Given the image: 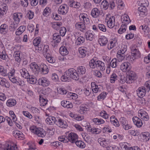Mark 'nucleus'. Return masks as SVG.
Masks as SVG:
<instances>
[{
  "instance_id": "obj_1",
  "label": "nucleus",
  "mask_w": 150,
  "mask_h": 150,
  "mask_svg": "<svg viewBox=\"0 0 150 150\" xmlns=\"http://www.w3.org/2000/svg\"><path fill=\"white\" fill-rule=\"evenodd\" d=\"M71 78L75 80H78L79 79L77 72L73 68H70L65 71L61 77V79L63 82L69 81Z\"/></svg>"
},
{
  "instance_id": "obj_2",
  "label": "nucleus",
  "mask_w": 150,
  "mask_h": 150,
  "mask_svg": "<svg viewBox=\"0 0 150 150\" xmlns=\"http://www.w3.org/2000/svg\"><path fill=\"white\" fill-rule=\"evenodd\" d=\"M131 68V64L128 62L122 63L120 66V69L124 72H129Z\"/></svg>"
},
{
  "instance_id": "obj_3",
  "label": "nucleus",
  "mask_w": 150,
  "mask_h": 150,
  "mask_svg": "<svg viewBox=\"0 0 150 150\" xmlns=\"http://www.w3.org/2000/svg\"><path fill=\"white\" fill-rule=\"evenodd\" d=\"M69 7L67 6L64 4L60 6L58 9V13L60 14L65 15L68 12Z\"/></svg>"
},
{
  "instance_id": "obj_4",
  "label": "nucleus",
  "mask_w": 150,
  "mask_h": 150,
  "mask_svg": "<svg viewBox=\"0 0 150 150\" xmlns=\"http://www.w3.org/2000/svg\"><path fill=\"white\" fill-rule=\"evenodd\" d=\"M38 83L39 85L43 86H47L50 84L49 81L45 77H42L39 79Z\"/></svg>"
},
{
  "instance_id": "obj_5",
  "label": "nucleus",
  "mask_w": 150,
  "mask_h": 150,
  "mask_svg": "<svg viewBox=\"0 0 150 150\" xmlns=\"http://www.w3.org/2000/svg\"><path fill=\"white\" fill-rule=\"evenodd\" d=\"M67 138L68 141H69L71 143H74L78 139V137L76 134L71 132L68 134Z\"/></svg>"
},
{
  "instance_id": "obj_6",
  "label": "nucleus",
  "mask_w": 150,
  "mask_h": 150,
  "mask_svg": "<svg viewBox=\"0 0 150 150\" xmlns=\"http://www.w3.org/2000/svg\"><path fill=\"white\" fill-rule=\"evenodd\" d=\"M38 71L43 74H47L49 71V69L47 66L44 64L42 63L39 66Z\"/></svg>"
},
{
  "instance_id": "obj_7",
  "label": "nucleus",
  "mask_w": 150,
  "mask_h": 150,
  "mask_svg": "<svg viewBox=\"0 0 150 150\" xmlns=\"http://www.w3.org/2000/svg\"><path fill=\"white\" fill-rule=\"evenodd\" d=\"M56 124L59 127L66 128L67 126L68 125L65 121L61 118H59L58 121L56 123Z\"/></svg>"
},
{
  "instance_id": "obj_8",
  "label": "nucleus",
  "mask_w": 150,
  "mask_h": 150,
  "mask_svg": "<svg viewBox=\"0 0 150 150\" xmlns=\"http://www.w3.org/2000/svg\"><path fill=\"white\" fill-rule=\"evenodd\" d=\"M146 92V90L144 87L139 88L137 90V94L138 96L140 98L144 96Z\"/></svg>"
},
{
  "instance_id": "obj_9",
  "label": "nucleus",
  "mask_w": 150,
  "mask_h": 150,
  "mask_svg": "<svg viewBox=\"0 0 150 150\" xmlns=\"http://www.w3.org/2000/svg\"><path fill=\"white\" fill-rule=\"evenodd\" d=\"M75 27L76 28L82 32L85 30L86 28L85 24L83 22H78L76 23L75 24Z\"/></svg>"
},
{
  "instance_id": "obj_10",
  "label": "nucleus",
  "mask_w": 150,
  "mask_h": 150,
  "mask_svg": "<svg viewBox=\"0 0 150 150\" xmlns=\"http://www.w3.org/2000/svg\"><path fill=\"white\" fill-rule=\"evenodd\" d=\"M132 120L134 124L138 127H140L142 125L141 120L138 117L134 116L132 118Z\"/></svg>"
},
{
  "instance_id": "obj_11",
  "label": "nucleus",
  "mask_w": 150,
  "mask_h": 150,
  "mask_svg": "<svg viewBox=\"0 0 150 150\" xmlns=\"http://www.w3.org/2000/svg\"><path fill=\"white\" fill-rule=\"evenodd\" d=\"M53 41L54 44L59 43L61 40V38L60 35H59V33H55L53 35Z\"/></svg>"
},
{
  "instance_id": "obj_12",
  "label": "nucleus",
  "mask_w": 150,
  "mask_h": 150,
  "mask_svg": "<svg viewBox=\"0 0 150 150\" xmlns=\"http://www.w3.org/2000/svg\"><path fill=\"white\" fill-rule=\"evenodd\" d=\"M115 17L112 16L109 18V20L107 21V25L108 26L112 28L115 25Z\"/></svg>"
},
{
  "instance_id": "obj_13",
  "label": "nucleus",
  "mask_w": 150,
  "mask_h": 150,
  "mask_svg": "<svg viewBox=\"0 0 150 150\" xmlns=\"http://www.w3.org/2000/svg\"><path fill=\"white\" fill-rule=\"evenodd\" d=\"M0 85L6 88H8L10 86V83L5 79L0 77Z\"/></svg>"
},
{
  "instance_id": "obj_14",
  "label": "nucleus",
  "mask_w": 150,
  "mask_h": 150,
  "mask_svg": "<svg viewBox=\"0 0 150 150\" xmlns=\"http://www.w3.org/2000/svg\"><path fill=\"white\" fill-rule=\"evenodd\" d=\"M45 121L47 124L51 125H53L54 124H56L57 122L55 117L52 116L46 118Z\"/></svg>"
},
{
  "instance_id": "obj_15",
  "label": "nucleus",
  "mask_w": 150,
  "mask_h": 150,
  "mask_svg": "<svg viewBox=\"0 0 150 150\" xmlns=\"http://www.w3.org/2000/svg\"><path fill=\"white\" fill-rule=\"evenodd\" d=\"M37 130V132H36L35 134L38 137H43L46 135V132L42 128H38Z\"/></svg>"
},
{
  "instance_id": "obj_16",
  "label": "nucleus",
  "mask_w": 150,
  "mask_h": 150,
  "mask_svg": "<svg viewBox=\"0 0 150 150\" xmlns=\"http://www.w3.org/2000/svg\"><path fill=\"white\" fill-rule=\"evenodd\" d=\"M79 51L81 55V57H85L87 53V48L86 47H81L79 48Z\"/></svg>"
},
{
  "instance_id": "obj_17",
  "label": "nucleus",
  "mask_w": 150,
  "mask_h": 150,
  "mask_svg": "<svg viewBox=\"0 0 150 150\" xmlns=\"http://www.w3.org/2000/svg\"><path fill=\"white\" fill-rule=\"evenodd\" d=\"M108 42L107 38L105 36H101L99 38L98 42L99 44L101 46H104L106 45Z\"/></svg>"
},
{
  "instance_id": "obj_18",
  "label": "nucleus",
  "mask_w": 150,
  "mask_h": 150,
  "mask_svg": "<svg viewBox=\"0 0 150 150\" xmlns=\"http://www.w3.org/2000/svg\"><path fill=\"white\" fill-rule=\"evenodd\" d=\"M96 68L102 71L104 70L105 69L104 63L101 61H97Z\"/></svg>"
},
{
  "instance_id": "obj_19",
  "label": "nucleus",
  "mask_w": 150,
  "mask_h": 150,
  "mask_svg": "<svg viewBox=\"0 0 150 150\" xmlns=\"http://www.w3.org/2000/svg\"><path fill=\"white\" fill-rule=\"evenodd\" d=\"M20 72L21 76L23 77L28 79V77H30V75L27 69L25 68H23L20 69Z\"/></svg>"
},
{
  "instance_id": "obj_20",
  "label": "nucleus",
  "mask_w": 150,
  "mask_h": 150,
  "mask_svg": "<svg viewBox=\"0 0 150 150\" xmlns=\"http://www.w3.org/2000/svg\"><path fill=\"white\" fill-rule=\"evenodd\" d=\"M8 31V26L5 24H3L0 26V32L3 34H6Z\"/></svg>"
},
{
  "instance_id": "obj_21",
  "label": "nucleus",
  "mask_w": 150,
  "mask_h": 150,
  "mask_svg": "<svg viewBox=\"0 0 150 150\" xmlns=\"http://www.w3.org/2000/svg\"><path fill=\"white\" fill-rule=\"evenodd\" d=\"M99 14L100 11L97 8H93L91 13V16L94 18H97L99 16Z\"/></svg>"
},
{
  "instance_id": "obj_22",
  "label": "nucleus",
  "mask_w": 150,
  "mask_h": 150,
  "mask_svg": "<svg viewBox=\"0 0 150 150\" xmlns=\"http://www.w3.org/2000/svg\"><path fill=\"white\" fill-rule=\"evenodd\" d=\"M91 87L93 93H96L98 92H100V87H99L98 85L96 84L94 82L91 83Z\"/></svg>"
},
{
  "instance_id": "obj_23",
  "label": "nucleus",
  "mask_w": 150,
  "mask_h": 150,
  "mask_svg": "<svg viewBox=\"0 0 150 150\" xmlns=\"http://www.w3.org/2000/svg\"><path fill=\"white\" fill-rule=\"evenodd\" d=\"M59 52L60 54L62 56L67 55L69 53V51L67 48L64 46L61 47L59 50Z\"/></svg>"
},
{
  "instance_id": "obj_24",
  "label": "nucleus",
  "mask_w": 150,
  "mask_h": 150,
  "mask_svg": "<svg viewBox=\"0 0 150 150\" xmlns=\"http://www.w3.org/2000/svg\"><path fill=\"white\" fill-rule=\"evenodd\" d=\"M16 104V101L14 99H10L6 102V105L8 107H12Z\"/></svg>"
},
{
  "instance_id": "obj_25",
  "label": "nucleus",
  "mask_w": 150,
  "mask_h": 150,
  "mask_svg": "<svg viewBox=\"0 0 150 150\" xmlns=\"http://www.w3.org/2000/svg\"><path fill=\"white\" fill-rule=\"evenodd\" d=\"M17 148L16 146H11L7 143L4 145V150H15Z\"/></svg>"
},
{
  "instance_id": "obj_26",
  "label": "nucleus",
  "mask_w": 150,
  "mask_h": 150,
  "mask_svg": "<svg viewBox=\"0 0 150 150\" xmlns=\"http://www.w3.org/2000/svg\"><path fill=\"white\" fill-rule=\"evenodd\" d=\"M98 142L100 144V145L103 147H107L108 146V144L106 140L104 138H99L98 139Z\"/></svg>"
},
{
  "instance_id": "obj_27",
  "label": "nucleus",
  "mask_w": 150,
  "mask_h": 150,
  "mask_svg": "<svg viewBox=\"0 0 150 150\" xmlns=\"http://www.w3.org/2000/svg\"><path fill=\"white\" fill-rule=\"evenodd\" d=\"M14 56L15 61L20 63L21 61L20 52L19 51H15L14 53Z\"/></svg>"
},
{
  "instance_id": "obj_28",
  "label": "nucleus",
  "mask_w": 150,
  "mask_h": 150,
  "mask_svg": "<svg viewBox=\"0 0 150 150\" xmlns=\"http://www.w3.org/2000/svg\"><path fill=\"white\" fill-rule=\"evenodd\" d=\"M79 17L81 20L83 21V23L84 24H88L90 22L89 18L86 17L83 14H81L79 16Z\"/></svg>"
},
{
  "instance_id": "obj_29",
  "label": "nucleus",
  "mask_w": 150,
  "mask_h": 150,
  "mask_svg": "<svg viewBox=\"0 0 150 150\" xmlns=\"http://www.w3.org/2000/svg\"><path fill=\"white\" fill-rule=\"evenodd\" d=\"M122 23L126 24V26L127 24L131 22L129 17L127 15H126V16H124L123 18H122Z\"/></svg>"
},
{
  "instance_id": "obj_30",
  "label": "nucleus",
  "mask_w": 150,
  "mask_h": 150,
  "mask_svg": "<svg viewBox=\"0 0 150 150\" xmlns=\"http://www.w3.org/2000/svg\"><path fill=\"white\" fill-rule=\"evenodd\" d=\"M0 58L6 62L8 61L9 59L8 55L6 54L5 52L3 51L0 52Z\"/></svg>"
},
{
  "instance_id": "obj_31",
  "label": "nucleus",
  "mask_w": 150,
  "mask_h": 150,
  "mask_svg": "<svg viewBox=\"0 0 150 150\" xmlns=\"http://www.w3.org/2000/svg\"><path fill=\"white\" fill-rule=\"evenodd\" d=\"M28 79V81L30 84H35L36 83L37 79L34 76L30 75Z\"/></svg>"
},
{
  "instance_id": "obj_32",
  "label": "nucleus",
  "mask_w": 150,
  "mask_h": 150,
  "mask_svg": "<svg viewBox=\"0 0 150 150\" xmlns=\"http://www.w3.org/2000/svg\"><path fill=\"white\" fill-rule=\"evenodd\" d=\"M77 71L79 74H83L85 73L86 70L84 67L81 66L78 67Z\"/></svg>"
},
{
  "instance_id": "obj_33",
  "label": "nucleus",
  "mask_w": 150,
  "mask_h": 150,
  "mask_svg": "<svg viewBox=\"0 0 150 150\" xmlns=\"http://www.w3.org/2000/svg\"><path fill=\"white\" fill-rule=\"evenodd\" d=\"M2 8H0V17L3 16L4 13H5L6 10H7V7L6 6V4H3L2 5Z\"/></svg>"
},
{
  "instance_id": "obj_34",
  "label": "nucleus",
  "mask_w": 150,
  "mask_h": 150,
  "mask_svg": "<svg viewBox=\"0 0 150 150\" xmlns=\"http://www.w3.org/2000/svg\"><path fill=\"white\" fill-rule=\"evenodd\" d=\"M97 61H96L94 59H91L89 63V65L90 68L92 69H94L96 67Z\"/></svg>"
},
{
  "instance_id": "obj_35",
  "label": "nucleus",
  "mask_w": 150,
  "mask_h": 150,
  "mask_svg": "<svg viewBox=\"0 0 150 150\" xmlns=\"http://www.w3.org/2000/svg\"><path fill=\"white\" fill-rule=\"evenodd\" d=\"M77 146L81 148H83L85 147V144L84 142L81 140L76 141L75 142Z\"/></svg>"
},
{
  "instance_id": "obj_36",
  "label": "nucleus",
  "mask_w": 150,
  "mask_h": 150,
  "mask_svg": "<svg viewBox=\"0 0 150 150\" xmlns=\"http://www.w3.org/2000/svg\"><path fill=\"white\" fill-rule=\"evenodd\" d=\"M90 32H91L89 31H87L85 34V35L87 40L91 41L94 38V36L93 34Z\"/></svg>"
},
{
  "instance_id": "obj_37",
  "label": "nucleus",
  "mask_w": 150,
  "mask_h": 150,
  "mask_svg": "<svg viewBox=\"0 0 150 150\" xmlns=\"http://www.w3.org/2000/svg\"><path fill=\"white\" fill-rule=\"evenodd\" d=\"M127 26L126 24H123L121 25L120 28L118 30V32L119 34H122L126 30Z\"/></svg>"
},
{
  "instance_id": "obj_38",
  "label": "nucleus",
  "mask_w": 150,
  "mask_h": 150,
  "mask_svg": "<svg viewBox=\"0 0 150 150\" xmlns=\"http://www.w3.org/2000/svg\"><path fill=\"white\" fill-rule=\"evenodd\" d=\"M85 41L84 38L82 36L78 37L77 39L76 43L77 45H79L83 43Z\"/></svg>"
},
{
  "instance_id": "obj_39",
  "label": "nucleus",
  "mask_w": 150,
  "mask_h": 150,
  "mask_svg": "<svg viewBox=\"0 0 150 150\" xmlns=\"http://www.w3.org/2000/svg\"><path fill=\"white\" fill-rule=\"evenodd\" d=\"M51 10L48 7H46L44 10L43 12V15L45 16H47L50 13Z\"/></svg>"
},
{
  "instance_id": "obj_40",
  "label": "nucleus",
  "mask_w": 150,
  "mask_h": 150,
  "mask_svg": "<svg viewBox=\"0 0 150 150\" xmlns=\"http://www.w3.org/2000/svg\"><path fill=\"white\" fill-rule=\"evenodd\" d=\"M118 79V77L117 75L113 73L111 75L110 77V81L111 83H114L115 81Z\"/></svg>"
},
{
  "instance_id": "obj_41",
  "label": "nucleus",
  "mask_w": 150,
  "mask_h": 150,
  "mask_svg": "<svg viewBox=\"0 0 150 150\" xmlns=\"http://www.w3.org/2000/svg\"><path fill=\"white\" fill-rule=\"evenodd\" d=\"M41 42V39L40 37H38L35 38L33 40V43L35 46L38 47Z\"/></svg>"
},
{
  "instance_id": "obj_42",
  "label": "nucleus",
  "mask_w": 150,
  "mask_h": 150,
  "mask_svg": "<svg viewBox=\"0 0 150 150\" xmlns=\"http://www.w3.org/2000/svg\"><path fill=\"white\" fill-rule=\"evenodd\" d=\"M147 113L145 111L142 109H141L139 110L138 112V115L141 119L144 115H147Z\"/></svg>"
},
{
  "instance_id": "obj_43",
  "label": "nucleus",
  "mask_w": 150,
  "mask_h": 150,
  "mask_svg": "<svg viewBox=\"0 0 150 150\" xmlns=\"http://www.w3.org/2000/svg\"><path fill=\"white\" fill-rule=\"evenodd\" d=\"M127 46L126 45H123L121 49L119 50L117 54L121 53L122 54H125L127 50Z\"/></svg>"
},
{
  "instance_id": "obj_44",
  "label": "nucleus",
  "mask_w": 150,
  "mask_h": 150,
  "mask_svg": "<svg viewBox=\"0 0 150 150\" xmlns=\"http://www.w3.org/2000/svg\"><path fill=\"white\" fill-rule=\"evenodd\" d=\"M132 55L134 57L138 56L139 54V50L136 48H132L131 49Z\"/></svg>"
},
{
  "instance_id": "obj_45",
  "label": "nucleus",
  "mask_w": 150,
  "mask_h": 150,
  "mask_svg": "<svg viewBox=\"0 0 150 150\" xmlns=\"http://www.w3.org/2000/svg\"><path fill=\"white\" fill-rule=\"evenodd\" d=\"M30 67L31 69H35L37 71H38L39 67L37 64L35 62L31 63L30 64Z\"/></svg>"
},
{
  "instance_id": "obj_46",
  "label": "nucleus",
  "mask_w": 150,
  "mask_h": 150,
  "mask_svg": "<svg viewBox=\"0 0 150 150\" xmlns=\"http://www.w3.org/2000/svg\"><path fill=\"white\" fill-rule=\"evenodd\" d=\"M80 113L81 114H83L88 110V109L85 106H80L79 107Z\"/></svg>"
},
{
  "instance_id": "obj_47",
  "label": "nucleus",
  "mask_w": 150,
  "mask_h": 150,
  "mask_svg": "<svg viewBox=\"0 0 150 150\" xmlns=\"http://www.w3.org/2000/svg\"><path fill=\"white\" fill-rule=\"evenodd\" d=\"M82 136L84 140L86 142L88 143L90 141V137L86 133H83L82 134Z\"/></svg>"
},
{
  "instance_id": "obj_48",
  "label": "nucleus",
  "mask_w": 150,
  "mask_h": 150,
  "mask_svg": "<svg viewBox=\"0 0 150 150\" xmlns=\"http://www.w3.org/2000/svg\"><path fill=\"white\" fill-rule=\"evenodd\" d=\"M128 133L134 136H138L139 134V132L137 130H129L128 131Z\"/></svg>"
},
{
  "instance_id": "obj_49",
  "label": "nucleus",
  "mask_w": 150,
  "mask_h": 150,
  "mask_svg": "<svg viewBox=\"0 0 150 150\" xmlns=\"http://www.w3.org/2000/svg\"><path fill=\"white\" fill-rule=\"evenodd\" d=\"M58 139L59 141L63 142L64 143H67L68 142V141L67 140V137H64L63 136H62L59 137L58 138Z\"/></svg>"
},
{
  "instance_id": "obj_50",
  "label": "nucleus",
  "mask_w": 150,
  "mask_h": 150,
  "mask_svg": "<svg viewBox=\"0 0 150 150\" xmlns=\"http://www.w3.org/2000/svg\"><path fill=\"white\" fill-rule=\"evenodd\" d=\"M135 79L131 78L129 76L127 75L125 78V82L127 83H132Z\"/></svg>"
},
{
  "instance_id": "obj_51",
  "label": "nucleus",
  "mask_w": 150,
  "mask_h": 150,
  "mask_svg": "<svg viewBox=\"0 0 150 150\" xmlns=\"http://www.w3.org/2000/svg\"><path fill=\"white\" fill-rule=\"evenodd\" d=\"M13 16L15 23L16 24H18L20 21V18L18 17V15L16 13H15L13 14Z\"/></svg>"
},
{
  "instance_id": "obj_52",
  "label": "nucleus",
  "mask_w": 150,
  "mask_h": 150,
  "mask_svg": "<svg viewBox=\"0 0 150 150\" xmlns=\"http://www.w3.org/2000/svg\"><path fill=\"white\" fill-rule=\"evenodd\" d=\"M46 58L47 61L50 63H53L54 62V60L53 57L50 56V55L49 54H47L46 56Z\"/></svg>"
},
{
  "instance_id": "obj_53",
  "label": "nucleus",
  "mask_w": 150,
  "mask_h": 150,
  "mask_svg": "<svg viewBox=\"0 0 150 150\" xmlns=\"http://www.w3.org/2000/svg\"><path fill=\"white\" fill-rule=\"evenodd\" d=\"M26 15L29 19H31L34 16V13L31 11H28Z\"/></svg>"
},
{
  "instance_id": "obj_54",
  "label": "nucleus",
  "mask_w": 150,
  "mask_h": 150,
  "mask_svg": "<svg viewBox=\"0 0 150 150\" xmlns=\"http://www.w3.org/2000/svg\"><path fill=\"white\" fill-rule=\"evenodd\" d=\"M80 4L77 2H72L70 4L71 7H73L74 8H78L80 6Z\"/></svg>"
},
{
  "instance_id": "obj_55",
  "label": "nucleus",
  "mask_w": 150,
  "mask_h": 150,
  "mask_svg": "<svg viewBox=\"0 0 150 150\" xmlns=\"http://www.w3.org/2000/svg\"><path fill=\"white\" fill-rule=\"evenodd\" d=\"M100 115L101 116L105 119L108 118V114H107L105 111L103 110V111L100 112Z\"/></svg>"
},
{
  "instance_id": "obj_56",
  "label": "nucleus",
  "mask_w": 150,
  "mask_h": 150,
  "mask_svg": "<svg viewBox=\"0 0 150 150\" xmlns=\"http://www.w3.org/2000/svg\"><path fill=\"white\" fill-rule=\"evenodd\" d=\"M99 30L103 32H105L106 31V29L105 25L102 24H99L98 26Z\"/></svg>"
},
{
  "instance_id": "obj_57",
  "label": "nucleus",
  "mask_w": 150,
  "mask_h": 150,
  "mask_svg": "<svg viewBox=\"0 0 150 150\" xmlns=\"http://www.w3.org/2000/svg\"><path fill=\"white\" fill-rule=\"evenodd\" d=\"M120 124L123 126L124 125H126L128 123L127 121L126 120V119L124 117H121L120 119Z\"/></svg>"
},
{
  "instance_id": "obj_58",
  "label": "nucleus",
  "mask_w": 150,
  "mask_h": 150,
  "mask_svg": "<svg viewBox=\"0 0 150 150\" xmlns=\"http://www.w3.org/2000/svg\"><path fill=\"white\" fill-rule=\"evenodd\" d=\"M117 57L119 59V60L120 61H122L125 58L126 56L124 54H122L121 53H117Z\"/></svg>"
},
{
  "instance_id": "obj_59",
  "label": "nucleus",
  "mask_w": 150,
  "mask_h": 150,
  "mask_svg": "<svg viewBox=\"0 0 150 150\" xmlns=\"http://www.w3.org/2000/svg\"><path fill=\"white\" fill-rule=\"evenodd\" d=\"M66 32V29L64 27H62L61 29L60 30V34L61 36H64Z\"/></svg>"
},
{
  "instance_id": "obj_60",
  "label": "nucleus",
  "mask_w": 150,
  "mask_h": 150,
  "mask_svg": "<svg viewBox=\"0 0 150 150\" xmlns=\"http://www.w3.org/2000/svg\"><path fill=\"white\" fill-rule=\"evenodd\" d=\"M117 63L116 59H113L110 63L111 66L113 68H115L117 66Z\"/></svg>"
},
{
  "instance_id": "obj_61",
  "label": "nucleus",
  "mask_w": 150,
  "mask_h": 150,
  "mask_svg": "<svg viewBox=\"0 0 150 150\" xmlns=\"http://www.w3.org/2000/svg\"><path fill=\"white\" fill-rule=\"evenodd\" d=\"M138 9L140 12H142L143 13L146 12L147 11L146 8L142 6L138 8Z\"/></svg>"
},
{
  "instance_id": "obj_62",
  "label": "nucleus",
  "mask_w": 150,
  "mask_h": 150,
  "mask_svg": "<svg viewBox=\"0 0 150 150\" xmlns=\"http://www.w3.org/2000/svg\"><path fill=\"white\" fill-rule=\"evenodd\" d=\"M23 113L24 115L29 118L30 119H32V116L31 115L28 111H23Z\"/></svg>"
},
{
  "instance_id": "obj_63",
  "label": "nucleus",
  "mask_w": 150,
  "mask_h": 150,
  "mask_svg": "<svg viewBox=\"0 0 150 150\" xmlns=\"http://www.w3.org/2000/svg\"><path fill=\"white\" fill-rule=\"evenodd\" d=\"M84 93L86 96H88L90 94L91 92V88H85L83 89Z\"/></svg>"
},
{
  "instance_id": "obj_64",
  "label": "nucleus",
  "mask_w": 150,
  "mask_h": 150,
  "mask_svg": "<svg viewBox=\"0 0 150 150\" xmlns=\"http://www.w3.org/2000/svg\"><path fill=\"white\" fill-rule=\"evenodd\" d=\"M101 4L103 6V7L105 9H107L108 8L109 4L106 0H104L102 1Z\"/></svg>"
}]
</instances>
